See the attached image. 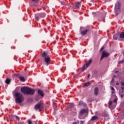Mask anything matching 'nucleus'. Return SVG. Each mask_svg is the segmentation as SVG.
<instances>
[{
    "label": "nucleus",
    "mask_w": 124,
    "mask_h": 124,
    "mask_svg": "<svg viewBox=\"0 0 124 124\" xmlns=\"http://www.w3.org/2000/svg\"><path fill=\"white\" fill-rule=\"evenodd\" d=\"M74 106V105L72 104V106L71 107H73Z\"/></svg>",
    "instance_id": "nucleus-54"
},
{
    "label": "nucleus",
    "mask_w": 124,
    "mask_h": 124,
    "mask_svg": "<svg viewBox=\"0 0 124 124\" xmlns=\"http://www.w3.org/2000/svg\"><path fill=\"white\" fill-rule=\"evenodd\" d=\"M15 102L16 103H22L24 100V96L21 93H15Z\"/></svg>",
    "instance_id": "nucleus-2"
},
{
    "label": "nucleus",
    "mask_w": 124,
    "mask_h": 124,
    "mask_svg": "<svg viewBox=\"0 0 124 124\" xmlns=\"http://www.w3.org/2000/svg\"><path fill=\"white\" fill-rule=\"evenodd\" d=\"M90 76H91V75L90 74H89L88 76V78H90Z\"/></svg>",
    "instance_id": "nucleus-48"
},
{
    "label": "nucleus",
    "mask_w": 124,
    "mask_h": 124,
    "mask_svg": "<svg viewBox=\"0 0 124 124\" xmlns=\"http://www.w3.org/2000/svg\"><path fill=\"white\" fill-rule=\"evenodd\" d=\"M85 124V121H80V124Z\"/></svg>",
    "instance_id": "nucleus-38"
},
{
    "label": "nucleus",
    "mask_w": 124,
    "mask_h": 124,
    "mask_svg": "<svg viewBox=\"0 0 124 124\" xmlns=\"http://www.w3.org/2000/svg\"><path fill=\"white\" fill-rule=\"evenodd\" d=\"M97 119H98V117H97V116H94L91 118V121H95V120H97Z\"/></svg>",
    "instance_id": "nucleus-21"
},
{
    "label": "nucleus",
    "mask_w": 124,
    "mask_h": 124,
    "mask_svg": "<svg viewBox=\"0 0 124 124\" xmlns=\"http://www.w3.org/2000/svg\"><path fill=\"white\" fill-rule=\"evenodd\" d=\"M112 103H113V102H112L111 101H109V102H108L109 106H111L112 105Z\"/></svg>",
    "instance_id": "nucleus-31"
},
{
    "label": "nucleus",
    "mask_w": 124,
    "mask_h": 124,
    "mask_svg": "<svg viewBox=\"0 0 124 124\" xmlns=\"http://www.w3.org/2000/svg\"><path fill=\"white\" fill-rule=\"evenodd\" d=\"M121 90H122V91H124V87H121Z\"/></svg>",
    "instance_id": "nucleus-43"
},
{
    "label": "nucleus",
    "mask_w": 124,
    "mask_h": 124,
    "mask_svg": "<svg viewBox=\"0 0 124 124\" xmlns=\"http://www.w3.org/2000/svg\"><path fill=\"white\" fill-rule=\"evenodd\" d=\"M35 110H39V112H41V110L43 109V104L39 103L36 105L34 108Z\"/></svg>",
    "instance_id": "nucleus-4"
},
{
    "label": "nucleus",
    "mask_w": 124,
    "mask_h": 124,
    "mask_svg": "<svg viewBox=\"0 0 124 124\" xmlns=\"http://www.w3.org/2000/svg\"><path fill=\"white\" fill-rule=\"evenodd\" d=\"M92 101H93V100L92 98H89L87 100V102H92Z\"/></svg>",
    "instance_id": "nucleus-28"
},
{
    "label": "nucleus",
    "mask_w": 124,
    "mask_h": 124,
    "mask_svg": "<svg viewBox=\"0 0 124 124\" xmlns=\"http://www.w3.org/2000/svg\"><path fill=\"white\" fill-rule=\"evenodd\" d=\"M106 16V13H104V16L103 18H105V16Z\"/></svg>",
    "instance_id": "nucleus-42"
},
{
    "label": "nucleus",
    "mask_w": 124,
    "mask_h": 124,
    "mask_svg": "<svg viewBox=\"0 0 124 124\" xmlns=\"http://www.w3.org/2000/svg\"><path fill=\"white\" fill-rule=\"evenodd\" d=\"M38 94L41 96H44L45 95L44 93H43V91H41V90H38Z\"/></svg>",
    "instance_id": "nucleus-9"
},
{
    "label": "nucleus",
    "mask_w": 124,
    "mask_h": 124,
    "mask_svg": "<svg viewBox=\"0 0 124 124\" xmlns=\"http://www.w3.org/2000/svg\"><path fill=\"white\" fill-rule=\"evenodd\" d=\"M116 86H119V85H120V84L119 83H116Z\"/></svg>",
    "instance_id": "nucleus-46"
},
{
    "label": "nucleus",
    "mask_w": 124,
    "mask_h": 124,
    "mask_svg": "<svg viewBox=\"0 0 124 124\" xmlns=\"http://www.w3.org/2000/svg\"><path fill=\"white\" fill-rule=\"evenodd\" d=\"M119 73V71H116L115 72V73Z\"/></svg>",
    "instance_id": "nucleus-47"
},
{
    "label": "nucleus",
    "mask_w": 124,
    "mask_h": 124,
    "mask_svg": "<svg viewBox=\"0 0 124 124\" xmlns=\"http://www.w3.org/2000/svg\"><path fill=\"white\" fill-rule=\"evenodd\" d=\"M91 85V83L90 82H88L86 83H85L84 85H83V88H85V87H87V86H90Z\"/></svg>",
    "instance_id": "nucleus-24"
},
{
    "label": "nucleus",
    "mask_w": 124,
    "mask_h": 124,
    "mask_svg": "<svg viewBox=\"0 0 124 124\" xmlns=\"http://www.w3.org/2000/svg\"><path fill=\"white\" fill-rule=\"evenodd\" d=\"M10 82H11V80H10V79L7 78L6 79L5 83H6V84H7V85L10 84Z\"/></svg>",
    "instance_id": "nucleus-18"
},
{
    "label": "nucleus",
    "mask_w": 124,
    "mask_h": 124,
    "mask_svg": "<svg viewBox=\"0 0 124 124\" xmlns=\"http://www.w3.org/2000/svg\"><path fill=\"white\" fill-rule=\"evenodd\" d=\"M78 124H79V120H78Z\"/></svg>",
    "instance_id": "nucleus-55"
},
{
    "label": "nucleus",
    "mask_w": 124,
    "mask_h": 124,
    "mask_svg": "<svg viewBox=\"0 0 124 124\" xmlns=\"http://www.w3.org/2000/svg\"><path fill=\"white\" fill-rule=\"evenodd\" d=\"M85 69H86V66L85 65V64H84L82 69V71H84L85 70Z\"/></svg>",
    "instance_id": "nucleus-30"
},
{
    "label": "nucleus",
    "mask_w": 124,
    "mask_h": 124,
    "mask_svg": "<svg viewBox=\"0 0 124 124\" xmlns=\"http://www.w3.org/2000/svg\"><path fill=\"white\" fill-rule=\"evenodd\" d=\"M113 77H114V78H116V77H117V76L114 75V76H113Z\"/></svg>",
    "instance_id": "nucleus-50"
},
{
    "label": "nucleus",
    "mask_w": 124,
    "mask_h": 124,
    "mask_svg": "<svg viewBox=\"0 0 124 124\" xmlns=\"http://www.w3.org/2000/svg\"><path fill=\"white\" fill-rule=\"evenodd\" d=\"M34 6H36V4H34Z\"/></svg>",
    "instance_id": "nucleus-56"
},
{
    "label": "nucleus",
    "mask_w": 124,
    "mask_h": 124,
    "mask_svg": "<svg viewBox=\"0 0 124 124\" xmlns=\"http://www.w3.org/2000/svg\"><path fill=\"white\" fill-rule=\"evenodd\" d=\"M45 13H42L41 14H37V15H35V19L36 21H39V19H38V16H40L41 18H44L45 17Z\"/></svg>",
    "instance_id": "nucleus-7"
},
{
    "label": "nucleus",
    "mask_w": 124,
    "mask_h": 124,
    "mask_svg": "<svg viewBox=\"0 0 124 124\" xmlns=\"http://www.w3.org/2000/svg\"><path fill=\"white\" fill-rule=\"evenodd\" d=\"M78 105H79L80 106H85V105H86V104L84 103V102H83V101H80L78 103Z\"/></svg>",
    "instance_id": "nucleus-17"
},
{
    "label": "nucleus",
    "mask_w": 124,
    "mask_h": 124,
    "mask_svg": "<svg viewBox=\"0 0 124 124\" xmlns=\"http://www.w3.org/2000/svg\"><path fill=\"white\" fill-rule=\"evenodd\" d=\"M88 113H89V110L88 109H81L79 111V114L78 116L79 119H82V118H81V115L83 116V115H84V114H88Z\"/></svg>",
    "instance_id": "nucleus-5"
},
{
    "label": "nucleus",
    "mask_w": 124,
    "mask_h": 124,
    "mask_svg": "<svg viewBox=\"0 0 124 124\" xmlns=\"http://www.w3.org/2000/svg\"><path fill=\"white\" fill-rule=\"evenodd\" d=\"M44 60L45 62H46V65H49V64H50V62H51V59H50V57H49V56L47 57H45Z\"/></svg>",
    "instance_id": "nucleus-8"
},
{
    "label": "nucleus",
    "mask_w": 124,
    "mask_h": 124,
    "mask_svg": "<svg viewBox=\"0 0 124 124\" xmlns=\"http://www.w3.org/2000/svg\"><path fill=\"white\" fill-rule=\"evenodd\" d=\"M73 124H77V122H74Z\"/></svg>",
    "instance_id": "nucleus-49"
},
{
    "label": "nucleus",
    "mask_w": 124,
    "mask_h": 124,
    "mask_svg": "<svg viewBox=\"0 0 124 124\" xmlns=\"http://www.w3.org/2000/svg\"><path fill=\"white\" fill-rule=\"evenodd\" d=\"M61 4L62 5H68V6H69V4H66L65 3H64V2H61Z\"/></svg>",
    "instance_id": "nucleus-26"
},
{
    "label": "nucleus",
    "mask_w": 124,
    "mask_h": 124,
    "mask_svg": "<svg viewBox=\"0 0 124 124\" xmlns=\"http://www.w3.org/2000/svg\"><path fill=\"white\" fill-rule=\"evenodd\" d=\"M28 124H32V122H31V120L30 119L28 120Z\"/></svg>",
    "instance_id": "nucleus-29"
},
{
    "label": "nucleus",
    "mask_w": 124,
    "mask_h": 124,
    "mask_svg": "<svg viewBox=\"0 0 124 124\" xmlns=\"http://www.w3.org/2000/svg\"><path fill=\"white\" fill-rule=\"evenodd\" d=\"M110 89L111 91H115V88H114L113 87H110Z\"/></svg>",
    "instance_id": "nucleus-40"
},
{
    "label": "nucleus",
    "mask_w": 124,
    "mask_h": 124,
    "mask_svg": "<svg viewBox=\"0 0 124 124\" xmlns=\"http://www.w3.org/2000/svg\"><path fill=\"white\" fill-rule=\"evenodd\" d=\"M99 93V89L98 87H95L94 89V94L97 96L98 94Z\"/></svg>",
    "instance_id": "nucleus-11"
},
{
    "label": "nucleus",
    "mask_w": 124,
    "mask_h": 124,
    "mask_svg": "<svg viewBox=\"0 0 124 124\" xmlns=\"http://www.w3.org/2000/svg\"><path fill=\"white\" fill-rule=\"evenodd\" d=\"M117 101H118V98H116L115 100H113V102H115V103H117Z\"/></svg>",
    "instance_id": "nucleus-32"
},
{
    "label": "nucleus",
    "mask_w": 124,
    "mask_h": 124,
    "mask_svg": "<svg viewBox=\"0 0 124 124\" xmlns=\"http://www.w3.org/2000/svg\"><path fill=\"white\" fill-rule=\"evenodd\" d=\"M124 62V60H122L121 61H119V63H123V62Z\"/></svg>",
    "instance_id": "nucleus-37"
},
{
    "label": "nucleus",
    "mask_w": 124,
    "mask_h": 124,
    "mask_svg": "<svg viewBox=\"0 0 124 124\" xmlns=\"http://www.w3.org/2000/svg\"><path fill=\"white\" fill-rule=\"evenodd\" d=\"M18 124H23V122H18Z\"/></svg>",
    "instance_id": "nucleus-45"
},
{
    "label": "nucleus",
    "mask_w": 124,
    "mask_h": 124,
    "mask_svg": "<svg viewBox=\"0 0 124 124\" xmlns=\"http://www.w3.org/2000/svg\"><path fill=\"white\" fill-rule=\"evenodd\" d=\"M16 120H17V121H19L20 120V118L17 116H15Z\"/></svg>",
    "instance_id": "nucleus-35"
},
{
    "label": "nucleus",
    "mask_w": 124,
    "mask_h": 124,
    "mask_svg": "<svg viewBox=\"0 0 124 124\" xmlns=\"http://www.w3.org/2000/svg\"><path fill=\"white\" fill-rule=\"evenodd\" d=\"M19 78L20 81H21V82H25V81H26V80L25 79V78H24L23 77L19 76Z\"/></svg>",
    "instance_id": "nucleus-19"
},
{
    "label": "nucleus",
    "mask_w": 124,
    "mask_h": 124,
    "mask_svg": "<svg viewBox=\"0 0 124 124\" xmlns=\"http://www.w3.org/2000/svg\"><path fill=\"white\" fill-rule=\"evenodd\" d=\"M81 29H83V27H81V28H80V30H81Z\"/></svg>",
    "instance_id": "nucleus-57"
},
{
    "label": "nucleus",
    "mask_w": 124,
    "mask_h": 124,
    "mask_svg": "<svg viewBox=\"0 0 124 124\" xmlns=\"http://www.w3.org/2000/svg\"><path fill=\"white\" fill-rule=\"evenodd\" d=\"M119 37V33H116L113 35V39L114 40H117Z\"/></svg>",
    "instance_id": "nucleus-16"
},
{
    "label": "nucleus",
    "mask_w": 124,
    "mask_h": 124,
    "mask_svg": "<svg viewBox=\"0 0 124 124\" xmlns=\"http://www.w3.org/2000/svg\"><path fill=\"white\" fill-rule=\"evenodd\" d=\"M92 62H93V60L90 59L89 62L86 64V68H88V67L91 65Z\"/></svg>",
    "instance_id": "nucleus-12"
},
{
    "label": "nucleus",
    "mask_w": 124,
    "mask_h": 124,
    "mask_svg": "<svg viewBox=\"0 0 124 124\" xmlns=\"http://www.w3.org/2000/svg\"><path fill=\"white\" fill-rule=\"evenodd\" d=\"M98 73V71L97 70V69H95L93 71V77H95L96 75H97Z\"/></svg>",
    "instance_id": "nucleus-10"
},
{
    "label": "nucleus",
    "mask_w": 124,
    "mask_h": 124,
    "mask_svg": "<svg viewBox=\"0 0 124 124\" xmlns=\"http://www.w3.org/2000/svg\"><path fill=\"white\" fill-rule=\"evenodd\" d=\"M103 50H104V46H102L101 49H100V51H103Z\"/></svg>",
    "instance_id": "nucleus-41"
},
{
    "label": "nucleus",
    "mask_w": 124,
    "mask_h": 124,
    "mask_svg": "<svg viewBox=\"0 0 124 124\" xmlns=\"http://www.w3.org/2000/svg\"><path fill=\"white\" fill-rule=\"evenodd\" d=\"M121 6H122V3L120 1H117L115 6V13L116 16L121 13Z\"/></svg>",
    "instance_id": "nucleus-3"
},
{
    "label": "nucleus",
    "mask_w": 124,
    "mask_h": 124,
    "mask_svg": "<svg viewBox=\"0 0 124 124\" xmlns=\"http://www.w3.org/2000/svg\"><path fill=\"white\" fill-rule=\"evenodd\" d=\"M21 92L24 94H31L32 95L35 93V90L28 87H23L21 88Z\"/></svg>",
    "instance_id": "nucleus-1"
},
{
    "label": "nucleus",
    "mask_w": 124,
    "mask_h": 124,
    "mask_svg": "<svg viewBox=\"0 0 124 124\" xmlns=\"http://www.w3.org/2000/svg\"><path fill=\"white\" fill-rule=\"evenodd\" d=\"M14 76L15 77H20V76H19V75H18V74H15L14 75Z\"/></svg>",
    "instance_id": "nucleus-33"
},
{
    "label": "nucleus",
    "mask_w": 124,
    "mask_h": 124,
    "mask_svg": "<svg viewBox=\"0 0 124 124\" xmlns=\"http://www.w3.org/2000/svg\"><path fill=\"white\" fill-rule=\"evenodd\" d=\"M109 55H110V53L104 50L102 54V56L101 57L100 61H102L104 58H107L108 57H109Z\"/></svg>",
    "instance_id": "nucleus-6"
},
{
    "label": "nucleus",
    "mask_w": 124,
    "mask_h": 124,
    "mask_svg": "<svg viewBox=\"0 0 124 124\" xmlns=\"http://www.w3.org/2000/svg\"><path fill=\"white\" fill-rule=\"evenodd\" d=\"M39 0H32V1H34L35 3L38 2Z\"/></svg>",
    "instance_id": "nucleus-34"
},
{
    "label": "nucleus",
    "mask_w": 124,
    "mask_h": 124,
    "mask_svg": "<svg viewBox=\"0 0 124 124\" xmlns=\"http://www.w3.org/2000/svg\"><path fill=\"white\" fill-rule=\"evenodd\" d=\"M41 18V17H40V16H38V20H39V18Z\"/></svg>",
    "instance_id": "nucleus-51"
},
{
    "label": "nucleus",
    "mask_w": 124,
    "mask_h": 124,
    "mask_svg": "<svg viewBox=\"0 0 124 124\" xmlns=\"http://www.w3.org/2000/svg\"><path fill=\"white\" fill-rule=\"evenodd\" d=\"M89 31V29L86 30L84 31H82L81 32H80V33L82 35H85L87 34V32H88Z\"/></svg>",
    "instance_id": "nucleus-13"
},
{
    "label": "nucleus",
    "mask_w": 124,
    "mask_h": 124,
    "mask_svg": "<svg viewBox=\"0 0 124 124\" xmlns=\"http://www.w3.org/2000/svg\"><path fill=\"white\" fill-rule=\"evenodd\" d=\"M80 118H79L80 119V120H85V119H86V117L85 116H83V115H80Z\"/></svg>",
    "instance_id": "nucleus-27"
},
{
    "label": "nucleus",
    "mask_w": 124,
    "mask_h": 124,
    "mask_svg": "<svg viewBox=\"0 0 124 124\" xmlns=\"http://www.w3.org/2000/svg\"><path fill=\"white\" fill-rule=\"evenodd\" d=\"M81 5V2H77L75 4L76 8H79Z\"/></svg>",
    "instance_id": "nucleus-14"
},
{
    "label": "nucleus",
    "mask_w": 124,
    "mask_h": 124,
    "mask_svg": "<svg viewBox=\"0 0 124 124\" xmlns=\"http://www.w3.org/2000/svg\"><path fill=\"white\" fill-rule=\"evenodd\" d=\"M104 117H108V114H105Z\"/></svg>",
    "instance_id": "nucleus-44"
},
{
    "label": "nucleus",
    "mask_w": 124,
    "mask_h": 124,
    "mask_svg": "<svg viewBox=\"0 0 124 124\" xmlns=\"http://www.w3.org/2000/svg\"><path fill=\"white\" fill-rule=\"evenodd\" d=\"M119 36L120 38H124V32H122Z\"/></svg>",
    "instance_id": "nucleus-22"
},
{
    "label": "nucleus",
    "mask_w": 124,
    "mask_h": 124,
    "mask_svg": "<svg viewBox=\"0 0 124 124\" xmlns=\"http://www.w3.org/2000/svg\"><path fill=\"white\" fill-rule=\"evenodd\" d=\"M77 76H78V75H76L74 77H77Z\"/></svg>",
    "instance_id": "nucleus-52"
},
{
    "label": "nucleus",
    "mask_w": 124,
    "mask_h": 124,
    "mask_svg": "<svg viewBox=\"0 0 124 124\" xmlns=\"http://www.w3.org/2000/svg\"><path fill=\"white\" fill-rule=\"evenodd\" d=\"M35 100H36V101H38L39 100V99H40V97L39 96V95L38 94L36 95V96L35 97Z\"/></svg>",
    "instance_id": "nucleus-20"
},
{
    "label": "nucleus",
    "mask_w": 124,
    "mask_h": 124,
    "mask_svg": "<svg viewBox=\"0 0 124 124\" xmlns=\"http://www.w3.org/2000/svg\"><path fill=\"white\" fill-rule=\"evenodd\" d=\"M42 57H43V58H47L49 56H48V55L45 51H44L42 54Z\"/></svg>",
    "instance_id": "nucleus-15"
},
{
    "label": "nucleus",
    "mask_w": 124,
    "mask_h": 124,
    "mask_svg": "<svg viewBox=\"0 0 124 124\" xmlns=\"http://www.w3.org/2000/svg\"><path fill=\"white\" fill-rule=\"evenodd\" d=\"M124 92V91H122V92L121 91L119 92V94L121 98H123V97H124V94H122V93H123Z\"/></svg>",
    "instance_id": "nucleus-23"
},
{
    "label": "nucleus",
    "mask_w": 124,
    "mask_h": 124,
    "mask_svg": "<svg viewBox=\"0 0 124 124\" xmlns=\"http://www.w3.org/2000/svg\"><path fill=\"white\" fill-rule=\"evenodd\" d=\"M115 81V79L114 78H112L111 81V84H113Z\"/></svg>",
    "instance_id": "nucleus-36"
},
{
    "label": "nucleus",
    "mask_w": 124,
    "mask_h": 124,
    "mask_svg": "<svg viewBox=\"0 0 124 124\" xmlns=\"http://www.w3.org/2000/svg\"><path fill=\"white\" fill-rule=\"evenodd\" d=\"M9 117L10 120H14V115H9Z\"/></svg>",
    "instance_id": "nucleus-25"
},
{
    "label": "nucleus",
    "mask_w": 124,
    "mask_h": 124,
    "mask_svg": "<svg viewBox=\"0 0 124 124\" xmlns=\"http://www.w3.org/2000/svg\"><path fill=\"white\" fill-rule=\"evenodd\" d=\"M121 86H124V82L123 81H121Z\"/></svg>",
    "instance_id": "nucleus-39"
},
{
    "label": "nucleus",
    "mask_w": 124,
    "mask_h": 124,
    "mask_svg": "<svg viewBox=\"0 0 124 124\" xmlns=\"http://www.w3.org/2000/svg\"><path fill=\"white\" fill-rule=\"evenodd\" d=\"M111 93H115V92H112Z\"/></svg>",
    "instance_id": "nucleus-53"
}]
</instances>
